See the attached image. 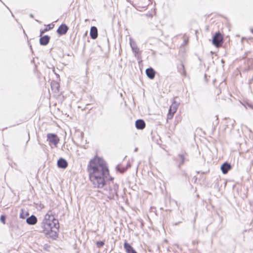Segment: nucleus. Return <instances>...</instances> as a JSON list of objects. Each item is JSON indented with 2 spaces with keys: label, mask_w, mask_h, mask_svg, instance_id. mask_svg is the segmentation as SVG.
<instances>
[{
  "label": "nucleus",
  "mask_w": 253,
  "mask_h": 253,
  "mask_svg": "<svg viewBox=\"0 0 253 253\" xmlns=\"http://www.w3.org/2000/svg\"><path fill=\"white\" fill-rule=\"evenodd\" d=\"M216 120H218V118H217V116H216Z\"/></svg>",
  "instance_id": "obj_30"
},
{
  "label": "nucleus",
  "mask_w": 253,
  "mask_h": 253,
  "mask_svg": "<svg viewBox=\"0 0 253 253\" xmlns=\"http://www.w3.org/2000/svg\"><path fill=\"white\" fill-rule=\"evenodd\" d=\"M155 71L151 67L146 70V74L150 79H153L155 76Z\"/></svg>",
  "instance_id": "obj_14"
},
{
  "label": "nucleus",
  "mask_w": 253,
  "mask_h": 253,
  "mask_svg": "<svg viewBox=\"0 0 253 253\" xmlns=\"http://www.w3.org/2000/svg\"><path fill=\"white\" fill-rule=\"evenodd\" d=\"M129 43L132 51L135 54H137L139 52V48H138L136 42L133 41V40L131 38H129Z\"/></svg>",
  "instance_id": "obj_7"
},
{
  "label": "nucleus",
  "mask_w": 253,
  "mask_h": 253,
  "mask_svg": "<svg viewBox=\"0 0 253 253\" xmlns=\"http://www.w3.org/2000/svg\"><path fill=\"white\" fill-rule=\"evenodd\" d=\"M52 28H53V26L51 27L50 24L46 25V27L45 29H44L43 30H41L40 31V36H42V35L44 33L50 30V29H51Z\"/></svg>",
  "instance_id": "obj_19"
},
{
  "label": "nucleus",
  "mask_w": 253,
  "mask_h": 253,
  "mask_svg": "<svg viewBox=\"0 0 253 253\" xmlns=\"http://www.w3.org/2000/svg\"><path fill=\"white\" fill-rule=\"evenodd\" d=\"M117 169L118 170L119 169V166H117V167H116Z\"/></svg>",
  "instance_id": "obj_25"
},
{
  "label": "nucleus",
  "mask_w": 253,
  "mask_h": 253,
  "mask_svg": "<svg viewBox=\"0 0 253 253\" xmlns=\"http://www.w3.org/2000/svg\"><path fill=\"white\" fill-rule=\"evenodd\" d=\"M90 36L92 39L95 40L98 37L97 29L95 26H92L90 30Z\"/></svg>",
  "instance_id": "obj_13"
},
{
  "label": "nucleus",
  "mask_w": 253,
  "mask_h": 253,
  "mask_svg": "<svg viewBox=\"0 0 253 253\" xmlns=\"http://www.w3.org/2000/svg\"><path fill=\"white\" fill-rule=\"evenodd\" d=\"M192 243H193V244H197V243H198V242H197V241H193L192 242Z\"/></svg>",
  "instance_id": "obj_24"
},
{
  "label": "nucleus",
  "mask_w": 253,
  "mask_h": 253,
  "mask_svg": "<svg viewBox=\"0 0 253 253\" xmlns=\"http://www.w3.org/2000/svg\"><path fill=\"white\" fill-rule=\"evenodd\" d=\"M251 31L253 33V30H251Z\"/></svg>",
  "instance_id": "obj_29"
},
{
  "label": "nucleus",
  "mask_w": 253,
  "mask_h": 253,
  "mask_svg": "<svg viewBox=\"0 0 253 253\" xmlns=\"http://www.w3.org/2000/svg\"><path fill=\"white\" fill-rule=\"evenodd\" d=\"M30 17H33V15L32 14H31V15H30Z\"/></svg>",
  "instance_id": "obj_26"
},
{
  "label": "nucleus",
  "mask_w": 253,
  "mask_h": 253,
  "mask_svg": "<svg viewBox=\"0 0 253 253\" xmlns=\"http://www.w3.org/2000/svg\"><path fill=\"white\" fill-rule=\"evenodd\" d=\"M104 245V242L103 241H97L96 242V246L98 248H100Z\"/></svg>",
  "instance_id": "obj_21"
},
{
  "label": "nucleus",
  "mask_w": 253,
  "mask_h": 253,
  "mask_svg": "<svg viewBox=\"0 0 253 253\" xmlns=\"http://www.w3.org/2000/svg\"><path fill=\"white\" fill-rule=\"evenodd\" d=\"M6 217L4 215H1L0 218V220L1 222H2L3 224H5Z\"/></svg>",
  "instance_id": "obj_22"
},
{
  "label": "nucleus",
  "mask_w": 253,
  "mask_h": 253,
  "mask_svg": "<svg viewBox=\"0 0 253 253\" xmlns=\"http://www.w3.org/2000/svg\"><path fill=\"white\" fill-rule=\"evenodd\" d=\"M247 105L251 108V109H253V103H249V102H247Z\"/></svg>",
  "instance_id": "obj_23"
},
{
  "label": "nucleus",
  "mask_w": 253,
  "mask_h": 253,
  "mask_svg": "<svg viewBox=\"0 0 253 253\" xmlns=\"http://www.w3.org/2000/svg\"><path fill=\"white\" fill-rule=\"evenodd\" d=\"M37 221V218L34 215H32L26 219L27 223L31 225H35Z\"/></svg>",
  "instance_id": "obj_12"
},
{
  "label": "nucleus",
  "mask_w": 253,
  "mask_h": 253,
  "mask_svg": "<svg viewBox=\"0 0 253 253\" xmlns=\"http://www.w3.org/2000/svg\"><path fill=\"white\" fill-rule=\"evenodd\" d=\"M124 247L126 253H137L133 248L127 242L124 243Z\"/></svg>",
  "instance_id": "obj_11"
},
{
  "label": "nucleus",
  "mask_w": 253,
  "mask_h": 253,
  "mask_svg": "<svg viewBox=\"0 0 253 253\" xmlns=\"http://www.w3.org/2000/svg\"><path fill=\"white\" fill-rule=\"evenodd\" d=\"M137 150V148H135V150H134V151H136Z\"/></svg>",
  "instance_id": "obj_27"
},
{
  "label": "nucleus",
  "mask_w": 253,
  "mask_h": 253,
  "mask_svg": "<svg viewBox=\"0 0 253 253\" xmlns=\"http://www.w3.org/2000/svg\"><path fill=\"white\" fill-rule=\"evenodd\" d=\"M41 232L52 239H55L58 231V220L53 215L46 214L41 224Z\"/></svg>",
  "instance_id": "obj_2"
},
{
  "label": "nucleus",
  "mask_w": 253,
  "mask_h": 253,
  "mask_svg": "<svg viewBox=\"0 0 253 253\" xmlns=\"http://www.w3.org/2000/svg\"><path fill=\"white\" fill-rule=\"evenodd\" d=\"M179 104V103L176 102L175 100L173 101L169 109V113L168 114V119H170L173 117L174 114L177 111Z\"/></svg>",
  "instance_id": "obj_4"
},
{
  "label": "nucleus",
  "mask_w": 253,
  "mask_h": 253,
  "mask_svg": "<svg viewBox=\"0 0 253 253\" xmlns=\"http://www.w3.org/2000/svg\"><path fill=\"white\" fill-rule=\"evenodd\" d=\"M51 87L52 89L54 87H55L56 89L55 90V91H56V90L58 91V88L59 87V85L56 83H53L51 84Z\"/></svg>",
  "instance_id": "obj_20"
},
{
  "label": "nucleus",
  "mask_w": 253,
  "mask_h": 253,
  "mask_svg": "<svg viewBox=\"0 0 253 253\" xmlns=\"http://www.w3.org/2000/svg\"><path fill=\"white\" fill-rule=\"evenodd\" d=\"M178 224V223H175V225H177Z\"/></svg>",
  "instance_id": "obj_28"
},
{
  "label": "nucleus",
  "mask_w": 253,
  "mask_h": 253,
  "mask_svg": "<svg viewBox=\"0 0 253 253\" xmlns=\"http://www.w3.org/2000/svg\"><path fill=\"white\" fill-rule=\"evenodd\" d=\"M89 178L94 187L102 188L105 184V178L109 174L105 162L99 157L91 159L87 166Z\"/></svg>",
  "instance_id": "obj_1"
},
{
  "label": "nucleus",
  "mask_w": 253,
  "mask_h": 253,
  "mask_svg": "<svg viewBox=\"0 0 253 253\" xmlns=\"http://www.w3.org/2000/svg\"><path fill=\"white\" fill-rule=\"evenodd\" d=\"M135 127L138 129H143L145 127V123L144 120L139 119L135 122Z\"/></svg>",
  "instance_id": "obj_15"
},
{
  "label": "nucleus",
  "mask_w": 253,
  "mask_h": 253,
  "mask_svg": "<svg viewBox=\"0 0 253 253\" xmlns=\"http://www.w3.org/2000/svg\"><path fill=\"white\" fill-rule=\"evenodd\" d=\"M231 169V165L227 162L223 163L220 167V169L223 174L227 173Z\"/></svg>",
  "instance_id": "obj_10"
},
{
  "label": "nucleus",
  "mask_w": 253,
  "mask_h": 253,
  "mask_svg": "<svg viewBox=\"0 0 253 253\" xmlns=\"http://www.w3.org/2000/svg\"><path fill=\"white\" fill-rule=\"evenodd\" d=\"M47 140L50 144H52L55 146H56L59 141V139L57 135L54 133L47 134Z\"/></svg>",
  "instance_id": "obj_5"
},
{
  "label": "nucleus",
  "mask_w": 253,
  "mask_h": 253,
  "mask_svg": "<svg viewBox=\"0 0 253 253\" xmlns=\"http://www.w3.org/2000/svg\"><path fill=\"white\" fill-rule=\"evenodd\" d=\"M28 215H29L28 212L25 211L23 209H21L20 214V218L25 219Z\"/></svg>",
  "instance_id": "obj_18"
},
{
  "label": "nucleus",
  "mask_w": 253,
  "mask_h": 253,
  "mask_svg": "<svg viewBox=\"0 0 253 253\" xmlns=\"http://www.w3.org/2000/svg\"><path fill=\"white\" fill-rule=\"evenodd\" d=\"M223 42V38L221 34L216 32L212 37V43L216 47L221 46Z\"/></svg>",
  "instance_id": "obj_3"
},
{
  "label": "nucleus",
  "mask_w": 253,
  "mask_h": 253,
  "mask_svg": "<svg viewBox=\"0 0 253 253\" xmlns=\"http://www.w3.org/2000/svg\"><path fill=\"white\" fill-rule=\"evenodd\" d=\"M187 156V154L185 153H182V154H179L178 155L179 159L180 161V162L179 163V165H178V168H180L181 165H182L184 164L185 159Z\"/></svg>",
  "instance_id": "obj_16"
},
{
  "label": "nucleus",
  "mask_w": 253,
  "mask_h": 253,
  "mask_svg": "<svg viewBox=\"0 0 253 253\" xmlns=\"http://www.w3.org/2000/svg\"><path fill=\"white\" fill-rule=\"evenodd\" d=\"M68 29V27L65 24H62L57 29V33L59 35H65Z\"/></svg>",
  "instance_id": "obj_6"
},
{
  "label": "nucleus",
  "mask_w": 253,
  "mask_h": 253,
  "mask_svg": "<svg viewBox=\"0 0 253 253\" xmlns=\"http://www.w3.org/2000/svg\"><path fill=\"white\" fill-rule=\"evenodd\" d=\"M40 39V43L42 45H46L49 42L50 37L48 35H45L42 37L41 36Z\"/></svg>",
  "instance_id": "obj_9"
},
{
  "label": "nucleus",
  "mask_w": 253,
  "mask_h": 253,
  "mask_svg": "<svg viewBox=\"0 0 253 253\" xmlns=\"http://www.w3.org/2000/svg\"><path fill=\"white\" fill-rule=\"evenodd\" d=\"M179 72L183 77H186V72L184 68L183 64H181L178 68Z\"/></svg>",
  "instance_id": "obj_17"
},
{
  "label": "nucleus",
  "mask_w": 253,
  "mask_h": 253,
  "mask_svg": "<svg viewBox=\"0 0 253 253\" xmlns=\"http://www.w3.org/2000/svg\"><path fill=\"white\" fill-rule=\"evenodd\" d=\"M57 166L59 168L66 169L68 166L67 161L63 158H60L57 161Z\"/></svg>",
  "instance_id": "obj_8"
}]
</instances>
